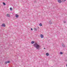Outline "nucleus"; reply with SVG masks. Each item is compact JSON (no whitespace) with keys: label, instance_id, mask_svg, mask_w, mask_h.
Listing matches in <instances>:
<instances>
[{"label":"nucleus","instance_id":"nucleus-2","mask_svg":"<svg viewBox=\"0 0 67 67\" xmlns=\"http://www.w3.org/2000/svg\"><path fill=\"white\" fill-rule=\"evenodd\" d=\"M6 16L7 17H8L9 18L10 17V15L9 14H7L6 15Z\"/></svg>","mask_w":67,"mask_h":67},{"label":"nucleus","instance_id":"nucleus-19","mask_svg":"<svg viewBox=\"0 0 67 67\" xmlns=\"http://www.w3.org/2000/svg\"><path fill=\"white\" fill-rule=\"evenodd\" d=\"M31 31H33V29L31 28Z\"/></svg>","mask_w":67,"mask_h":67},{"label":"nucleus","instance_id":"nucleus-4","mask_svg":"<svg viewBox=\"0 0 67 67\" xmlns=\"http://www.w3.org/2000/svg\"><path fill=\"white\" fill-rule=\"evenodd\" d=\"M58 2L59 3H61L62 1H61V0H58Z\"/></svg>","mask_w":67,"mask_h":67},{"label":"nucleus","instance_id":"nucleus-16","mask_svg":"<svg viewBox=\"0 0 67 67\" xmlns=\"http://www.w3.org/2000/svg\"><path fill=\"white\" fill-rule=\"evenodd\" d=\"M10 11H12V8L11 7H10Z\"/></svg>","mask_w":67,"mask_h":67},{"label":"nucleus","instance_id":"nucleus-17","mask_svg":"<svg viewBox=\"0 0 67 67\" xmlns=\"http://www.w3.org/2000/svg\"><path fill=\"white\" fill-rule=\"evenodd\" d=\"M34 29H35V31H37V29H36L35 28Z\"/></svg>","mask_w":67,"mask_h":67},{"label":"nucleus","instance_id":"nucleus-22","mask_svg":"<svg viewBox=\"0 0 67 67\" xmlns=\"http://www.w3.org/2000/svg\"><path fill=\"white\" fill-rule=\"evenodd\" d=\"M44 49H45V48H44Z\"/></svg>","mask_w":67,"mask_h":67},{"label":"nucleus","instance_id":"nucleus-15","mask_svg":"<svg viewBox=\"0 0 67 67\" xmlns=\"http://www.w3.org/2000/svg\"><path fill=\"white\" fill-rule=\"evenodd\" d=\"M63 54V53L62 52H60V54Z\"/></svg>","mask_w":67,"mask_h":67},{"label":"nucleus","instance_id":"nucleus-9","mask_svg":"<svg viewBox=\"0 0 67 67\" xmlns=\"http://www.w3.org/2000/svg\"><path fill=\"white\" fill-rule=\"evenodd\" d=\"M49 24H52V22L51 21H50L49 22Z\"/></svg>","mask_w":67,"mask_h":67},{"label":"nucleus","instance_id":"nucleus-18","mask_svg":"<svg viewBox=\"0 0 67 67\" xmlns=\"http://www.w3.org/2000/svg\"><path fill=\"white\" fill-rule=\"evenodd\" d=\"M63 23H66V21H63Z\"/></svg>","mask_w":67,"mask_h":67},{"label":"nucleus","instance_id":"nucleus-10","mask_svg":"<svg viewBox=\"0 0 67 67\" xmlns=\"http://www.w3.org/2000/svg\"><path fill=\"white\" fill-rule=\"evenodd\" d=\"M34 43H35V42L34 41H31V44H34Z\"/></svg>","mask_w":67,"mask_h":67},{"label":"nucleus","instance_id":"nucleus-5","mask_svg":"<svg viewBox=\"0 0 67 67\" xmlns=\"http://www.w3.org/2000/svg\"><path fill=\"white\" fill-rule=\"evenodd\" d=\"M10 63V62L9 61H8L7 62H6L5 63L6 64H7V63Z\"/></svg>","mask_w":67,"mask_h":67},{"label":"nucleus","instance_id":"nucleus-12","mask_svg":"<svg viewBox=\"0 0 67 67\" xmlns=\"http://www.w3.org/2000/svg\"><path fill=\"white\" fill-rule=\"evenodd\" d=\"M66 1V0H62V2H65Z\"/></svg>","mask_w":67,"mask_h":67},{"label":"nucleus","instance_id":"nucleus-6","mask_svg":"<svg viewBox=\"0 0 67 67\" xmlns=\"http://www.w3.org/2000/svg\"><path fill=\"white\" fill-rule=\"evenodd\" d=\"M62 46L63 47H64L65 46V45L63 43L62 44Z\"/></svg>","mask_w":67,"mask_h":67},{"label":"nucleus","instance_id":"nucleus-13","mask_svg":"<svg viewBox=\"0 0 67 67\" xmlns=\"http://www.w3.org/2000/svg\"><path fill=\"white\" fill-rule=\"evenodd\" d=\"M3 5H6V4H5V3L3 2Z\"/></svg>","mask_w":67,"mask_h":67},{"label":"nucleus","instance_id":"nucleus-7","mask_svg":"<svg viewBox=\"0 0 67 67\" xmlns=\"http://www.w3.org/2000/svg\"><path fill=\"white\" fill-rule=\"evenodd\" d=\"M15 17L17 18H19V15H17V14H16L15 15Z\"/></svg>","mask_w":67,"mask_h":67},{"label":"nucleus","instance_id":"nucleus-14","mask_svg":"<svg viewBox=\"0 0 67 67\" xmlns=\"http://www.w3.org/2000/svg\"><path fill=\"white\" fill-rule=\"evenodd\" d=\"M39 25H40V26H42V23H40L39 24Z\"/></svg>","mask_w":67,"mask_h":67},{"label":"nucleus","instance_id":"nucleus-3","mask_svg":"<svg viewBox=\"0 0 67 67\" xmlns=\"http://www.w3.org/2000/svg\"><path fill=\"white\" fill-rule=\"evenodd\" d=\"M1 26H3V27H5V25L4 24H3L1 25Z\"/></svg>","mask_w":67,"mask_h":67},{"label":"nucleus","instance_id":"nucleus-8","mask_svg":"<svg viewBox=\"0 0 67 67\" xmlns=\"http://www.w3.org/2000/svg\"><path fill=\"white\" fill-rule=\"evenodd\" d=\"M41 38H43L44 37V36H43V35L41 34Z\"/></svg>","mask_w":67,"mask_h":67},{"label":"nucleus","instance_id":"nucleus-11","mask_svg":"<svg viewBox=\"0 0 67 67\" xmlns=\"http://www.w3.org/2000/svg\"><path fill=\"white\" fill-rule=\"evenodd\" d=\"M46 56H48L49 55V53H46Z\"/></svg>","mask_w":67,"mask_h":67},{"label":"nucleus","instance_id":"nucleus-20","mask_svg":"<svg viewBox=\"0 0 67 67\" xmlns=\"http://www.w3.org/2000/svg\"><path fill=\"white\" fill-rule=\"evenodd\" d=\"M38 29H39V27H38Z\"/></svg>","mask_w":67,"mask_h":67},{"label":"nucleus","instance_id":"nucleus-1","mask_svg":"<svg viewBox=\"0 0 67 67\" xmlns=\"http://www.w3.org/2000/svg\"><path fill=\"white\" fill-rule=\"evenodd\" d=\"M34 47H35L37 49H40L41 47V46L39 45L37 43H35L33 44Z\"/></svg>","mask_w":67,"mask_h":67},{"label":"nucleus","instance_id":"nucleus-21","mask_svg":"<svg viewBox=\"0 0 67 67\" xmlns=\"http://www.w3.org/2000/svg\"><path fill=\"white\" fill-rule=\"evenodd\" d=\"M66 66L67 67V64L66 65Z\"/></svg>","mask_w":67,"mask_h":67}]
</instances>
